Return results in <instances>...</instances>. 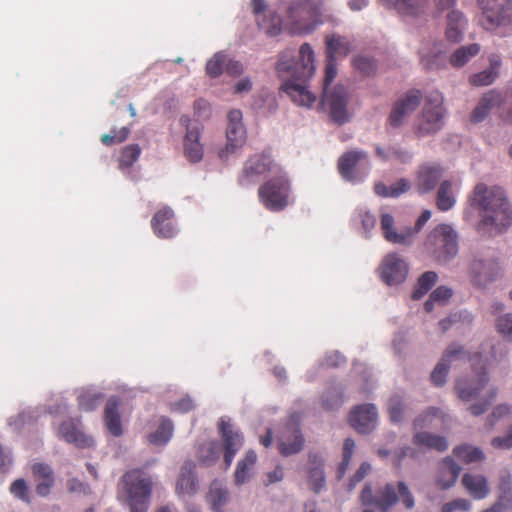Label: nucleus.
<instances>
[{
    "label": "nucleus",
    "mask_w": 512,
    "mask_h": 512,
    "mask_svg": "<svg viewBox=\"0 0 512 512\" xmlns=\"http://www.w3.org/2000/svg\"><path fill=\"white\" fill-rule=\"evenodd\" d=\"M379 2L404 17H418L423 13V0H379Z\"/></svg>",
    "instance_id": "nucleus-29"
},
{
    "label": "nucleus",
    "mask_w": 512,
    "mask_h": 512,
    "mask_svg": "<svg viewBox=\"0 0 512 512\" xmlns=\"http://www.w3.org/2000/svg\"><path fill=\"white\" fill-rule=\"evenodd\" d=\"M343 403V388L340 384L330 385L321 396L322 407L327 410L338 409Z\"/></svg>",
    "instance_id": "nucleus-43"
},
{
    "label": "nucleus",
    "mask_w": 512,
    "mask_h": 512,
    "mask_svg": "<svg viewBox=\"0 0 512 512\" xmlns=\"http://www.w3.org/2000/svg\"><path fill=\"white\" fill-rule=\"evenodd\" d=\"M443 53L444 51L441 49L440 44H435L429 51L422 49L419 52L421 64L428 70L440 69L445 63Z\"/></svg>",
    "instance_id": "nucleus-42"
},
{
    "label": "nucleus",
    "mask_w": 512,
    "mask_h": 512,
    "mask_svg": "<svg viewBox=\"0 0 512 512\" xmlns=\"http://www.w3.org/2000/svg\"><path fill=\"white\" fill-rule=\"evenodd\" d=\"M179 123L185 128L183 150L186 159L191 163L201 161L204 153L203 144L200 142L202 125L186 115L180 117Z\"/></svg>",
    "instance_id": "nucleus-14"
},
{
    "label": "nucleus",
    "mask_w": 512,
    "mask_h": 512,
    "mask_svg": "<svg viewBox=\"0 0 512 512\" xmlns=\"http://www.w3.org/2000/svg\"><path fill=\"white\" fill-rule=\"evenodd\" d=\"M280 172H282L281 168L274 163L273 159L269 155H255L245 163L243 176L241 177L240 182L243 185H248L258 181L261 177L267 176L268 174L276 176Z\"/></svg>",
    "instance_id": "nucleus-15"
},
{
    "label": "nucleus",
    "mask_w": 512,
    "mask_h": 512,
    "mask_svg": "<svg viewBox=\"0 0 512 512\" xmlns=\"http://www.w3.org/2000/svg\"><path fill=\"white\" fill-rule=\"evenodd\" d=\"M260 202L270 211L283 210L289 204L290 184L280 172L258 190Z\"/></svg>",
    "instance_id": "nucleus-9"
},
{
    "label": "nucleus",
    "mask_w": 512,
    "mask_h": 512,
    "mask_svg": "<svg viewBox=\"0 0 512 512\" xmlns=\"http://www.w3.org/2000/svg\"><path fill=\"white\" fill-rule=\"evenodd\" d=\"M505 101V95L495 89L486 92L479 100L478 104L471 113L470 120L473 123H480L484 121L490 112L499 108Z\"/></svg>",
    "instance_id": "nucleus-24"
},
{
    "label": "nucleus",
    "mask_w": 512,
    "mask_h": 512,
    "mask_svg": "<svg viewBox=\"0 0 512 512\" xmlns=\"http://www.w3.org/2000/svg\"><path fill=\"white\" fill-rule=\"evenodd\" d=\"M355 447H356V444L353 439H351V438L345 439V441L343 443L342 461L339 464V467L337 470V477L339 479H341L345 475V473L351 463Z\"/></svg>",
    "instance_id": "nucleus-53"
},
{
    "label": "nucleus",
    "mask_w": 512,
    "mask_h": 512,
    "mask_svg": "<svg viewBox=\"0 0 512 512\" xmlns=\"http://www.w3.org/2000/svg\"><path fill=\"white\" fill-rule=\"evenodd\" d=\"M323 2L294 0L286 8L284 26L293 35H308L323 24Z\"/></svg>",
    "instance_id": "nucleus-4"
},
{
    "label": "nucleus",
    "mask_w": 512,
    "mask_h": 512,
    "mask_svg": "<svg viewBox=\"0 0 512 512\" xmlns=\"http://www.w3.org/2000/svg\"><path fill=\"white\" fill-rule=\"evenodd\" d=\"M79 410L91 412L99 407L104 399V394L94 387H82L76 390Z\"/></svg>",
    "instance_id": "nucleus-32"
},
{
    "label": "nucleus",
    "mask_w": 512,
    "mask_h": 512,
    "mask_svg": "<svg viewBox=\"0 0 512 512\" xmlns=\"http://www.w3.org/2000/svg\"><path fill=\"white\" fill-rule=\"evenodd\" d=\"M141 149L137 144L126 146L121 153L119 159V168L126 173L130 167L136 162L140 156Z\"/></svg>",
    "instance_id": "nucleus-51"
},
{
    "label": "nucleus",
    "mask_w": 512,
    "mask_h": 512,
    "mask_svg": "<svg viewBox=\"0 0 512 512\" xmlns=\"http://www.w3.org/2000/svg\"><path fill=\"white\" fill-rule=\"evenodd\" d=\"M194 470L195 463L191 460L185 461L182 465L181 473L176 484V490L179 495H190L195 493L197 483Z\"/></svg>",
    "instance_id": "nucleus-31"
},
{
    "label": "nucleus",
    "mask_w": 512,
    "mask_h": 512,
    "mask_svg": "<svg viewBox=\"0 0 512 512\" xmlns=\"http://www.w3.org/2000/svg\"><path fill=\"white\" fill-rule=\"evenodd\" d=\"M376 153L384 160H395L402 164H406L412 160V154L409 151L395 145L389 146L387 149L377 147Z\"/></svg>",
    "instance_id": "nucleus-47"
},
{
    "label": "nucleus",
    "mask_w": 512,
    "mask_h": 512,
    "mask_svg": "<svg viewBox=\"0 0 512 512\" xmlns=\"http://www.w3.org/2000/svg\"><path fill=\"white\" fill-rule=\"evenodd\" d=\"M304 470L309 489L316 494L323 492L326 489L324 455L321 452H309Z\"/></svg>",
    "instance_id": "nucleus-17"
},
{
    "label": "nucleus",
    "mask_w": 512,
    "mask_h": 512,
    "mask_svg": "<svg viewBox=\"0 0 512 512\" xmlns=\"http://www.w3.org/2000/svg\"><path fill=\"white\" fill-rule=\"evenodd\" d=\"M32 472L37 479L54 477L53 469L51 466L42 462L34 463L32 466Z\"/></svg>",
    "instance_id": "nucleus-64"
},
{
    "label": "nucleus",
    "mask_w": 512,
    "mask_h": 512,
    "mask_svg": "<svg viewBox=\"0 0 512 512\" xmlns=\"http://www.w3.org/2000/svg\"><path fill=\"white\" fill-rule=\"evenodd\" d=\"M468 359L467 352L462 346L457 344L450 345L444 352L441 360L437 363L430 378L435 386L441 387L446 383L449 368L454 362L464 361Z\"/></svg>",
    "instance_id": "nucleus-18"
},
{
    "label": "nucleus",
    "mask_w": 512,
    "mask_h": 512,
    "mask_svg": "<svg viewBox=\"0 0 512 512\" xmlns=\"http://www.w3.org/2000/svg\"><path fill=\"white\" fill-rule=\"evenodd\" d=\"M421 99L422 94L419 90L413 89L408 91L404 97L394 104L389 116L390 125L393 127L401 126L420 105Z\"/></svg>",
    "instance_id": "nucleus-22"
},
{
    "label": "nucleus",
    "mask_w": 512,
    "mask_h": 512,
    "mask_svg": "<svg viewBox=\"0 0 512 512\" xmlns=\"http://www.w3.org/2000/svg\"><path fill=\"white\" fill-rule=\"evenodd\" d=\"M174 212L169 207H164L155 213L151 220L154 234L160 238H172L177 234L173 225Z\"/></svg>",
    "instance_id": "nucleus-27"
},
{
    "label": "nucleus",
    "mask_w": 512,
    "mask_h": 512,
    "mask_svg": "<svg viewBox=\"0 0 512 512\" xmlns=\"http://www.w3.org/2000/svg\"><path fill=\"white\" fill-rule=\"evenodd\" d=\"M256 461L257 455L255 451L249 450L246 452L245 456L237 463L234 472V483L236 486H241L251 479Z\"/></svg>",
    "instance_id": "nucleus-36"
},
{
    "label": "nucleus",
    "mask_w": 512,
    "mask_h": 512,
    "mask_svg": "<svg viewBox=\"0 0 512 512\" xmlns=\"http://www.w3.org/2000/svg\"><path fill=\"white\" fill-rule=\"evenodd\" d=\"M372 466L369 462H363L354 475L350 478L348 488L353 490L358 483L364 480V478L371 472Z\"/></svg>",
    "instance_id": "nucleus-61"
},
{
    "label": "nucleus",
    "mask_w": 512,
    "mask_h": 512,
    "mask_svg": "<svg viewBox=\"0 0 512 512\" xmlns=\"http://www.w3.org/2000/svg\"><path fill=\"white\" fill-rule=\"evenodd\" d=\"M444 118L443 96L438 91H431L426 96L422 116L417 128L418 134L425 136L438 132L443 127Z\"/></svg>",
    "instance_id": "nucleus-10"
},
{
    "label": "nucleus",
    "mask_w": 512,
    "mask_h": 512,
    "mask_svg": "<svg viewBox=\"0 0 512 512\" xmlns=\"http://www.w3.org/2000/svg\"><path fill=\"white\" fill-rule=\"evenodd\" d=\"M408 274V265L396 253L388 254L380 267V277L389 286L402 283Z\"/></svg>",
    "instance_id": "nucleus-21"
},
{
    "label": "nucleus",
    "mask_w": 512,
    "mask_h": 512,
    "mask_svg": "<svg viewBox=\"0 0 512 512\" xmlns=\"http://www.w3.org/2000/svg\"><path fill=\"white\" fill-rule=\"evenodd\" d=\"M362 165H368L367 154L363 151H349L339 159L338 168L344 180L356 183L360 178L356 176L355 170Z\"/></svg>",
    "instance_id": "nucleus-25"
},
{
    "label": "nucleus",
    "mask_w": 512,
    "mask_h": 512,
    "mask_svg": "<svg viewBox=\"0 0 512 512\" xmlns=\"http://www.w3.org/2000/svg\"><path fill=\"white\" fill-rule=\"evenodd\" d=\"M461 467L451 457H445L438 466L437 485L447 490L453 487L460 475Z\"/></svg>",
    "instance_id": "nucleus-28"
},
{
    "label": "nucleus",
    "mask_w": 512,
    "mask_h": 512,
    "mask_svg": "<svg viewBox=\"0 0 512 512\" xmlns=\"http://www.w3.org/2000/svg\"><path fill=\"white\" fill-rule=\"evenodd\" d=\"M123 497L131 512H147L152 490L151 478L140 469H132L122 477Z\"/></svg>",
    "instance_id": "nucleus-7"
},
{
    "label": "nucleus",
    "mask_w": 512,
    "mask_h": 512,
    "mask_svg": "<svg viewBox=\"0 0 512 512\" xmlns=\"http://www.w3.org/2000/svg\"><path fill=\"white\" fill-rule=\"evenodd\" d=\"M350 52V43L347 38L332 34L326 37V65L325 73L328 80H334L337 75V56H346Z\"/></svg>",
    "instance_id": "nucleus-19"
},
{
    "label": "nucleus",
    "mask_w": 512,
    "mask_h": 512,
    "mask_svg": "<svg viewBox=\"0 0 512 512\" xmlns=\"http://www.w3.org/2000/svg\"><path fill=\"white\" fill-rule=\"evenodd\" d=\"M220 456L218 444L215 442L204 443L199 447L198 460L204 466L213 465Z\"/></svg>",
    "instance_id": "nucleus-49"
},
{
    "label": "nucleus",
    "mask_w": 512,
    "mask_h": 512,
    "mask_svg": "<svg viewBox=\"0 0 512 512\" xmlns=\"http://www.w3.org/2000/svg\"><path fill=\"white\" fill-rule=\"evenodd\" d=\"M207 499L214 512H223L221 508L229 500V491L221 482L214 481L211 483Z\"/></svg>",
    "instance_id": "nucleus-40"
},
{
    "label": "nucleus",
    "mask_w": 512,
    "mask_h": 512,
    "mask_svg": "<svg viewBox=\"0 0 512 512\" xmlns=\"http://www.w3.org/2000/svg\"><path fill=\"white\" fill-rule=\"evenodd\" d=\"M442 177V168L436 164H425L417 172L415 186L420 194L432 191Z\"/></svg>",
    "instance_id": "nucleus-26"
},
{
    "label": "nucleus",
    "mask_w": 512,
    "mask_h": 512,
    "mask_svg": "<svg viewBox=\"0 0 512 512\" xmlns=\"http://www.w3.org/2000/svg\"><path fill=\"white\" fill-rule=\"evenodd\" d=\"M289 431H291V437L287 440H281L279 443L280 452L284 456L297 454L304 446V437L295 424L291 425Z\"/></svg>",
    "instance_id": "nucleus-39"
},
{
    "label": "nucleus",
    "mask_w": 512,
    "mask_h": 512,
    "mask_svg": "<svg viewBox=\"0 0 512 512\" xmlns=\"http://www.w3.org/2000/svg\"><path fill=\"white\" fill-rule=\"evenodd\" d=\"M472 206L481 212L479 230L489 236L497 235L512 223V210L504 190L488 188L480 183L474 188Z\"/></svg>",
    "instance_id": "nucleus-2"
},
{
    "label": "nucleus",
    "mask_w": 512,
    "mask_h": 512,
    "mask_svg": "<svg viewBox=\"0 0 512 512\" xmlns=\"http://www.w3.org/2000/svg\"><path fill=\"white\" fill-rule=\"evenodd\" d=\"M497 77L498 75L496 74V72H492L487 68L482 72L473 74L470 77V82L474 86H487L492 84Z\"/></svg>",
    "instance_id": "nucleus-58"
},
{
    "label": "nucleus",
    "mask_w": 512,
    "mask_h": 512,
    "mask_svg": "<svg viewBox=\"0 0 512 512\" xmlns=\"http://www.w3.org/2000/svg\"><path fill=\"white\" fill-rule=\"evenodd\" d=\"M467 21L464 15L458 10H451L447 14V25L445 35L447 40L451 42H459L463 38Z\"/></svg>",
    "instance_id": "nucleus-33"
},
{
    "label": "nucleus",
    "mask_w": 512,
    "mask_h": 512,
    "mask_svg": "<svg viewBox=\"0 0 512 512\" xmlns=\"http://www.w3.org/2000/svg\"><path fill=\"white\" fill-rule=\"evenodd\" d=\"M173 431L174 426L172 421L162 417L158 428L148 435V440L153 445L164 446L171 440Z\"/></svg>",
    "instance_id": "nucleus-41"
},
{
    "label": "nucleus",
    "mask_w": 512,
    "mask_h": 512,
    "mask_svg": "<svg viewBox=\"0 0 512 512\" xmlns=\"http://www.w3.org/2000/svg\"><path fill=\"white\" fill-rule=\"evenodd\" d=\"M481 46L477 43L458 47L450 55L449 62L454 68H461L466 65L472 58L480 53Z\"/></svg>",
    "instance_id": "nucleus-38"
},
{
    "label": "nucleus",
    "mask_w": 512,
    "mask_h": 512,
    "mask_svg": "<svg viewBox=\"0 0 512 512\" xmlns=\"http://www.w3.org/2000/svg\"><path fill=\"white\" fill-rule=\"evenodd\" d=\"M491 444L493 447L502 450H508L512 448V425L508 428L503 436L493 438Z\"/></svg>",
    "instance_id": "nucleus-63"
},
{
    "label": "nucleus",
    "mask_w": 512,
    "mask_h": 512,
    "mask_svg": "<svg viewBox=\"0 0 512 512\" xmlns=\"http://www.w3.org/2000/svg\"><path fill=\"white\" fill-rule=\"evenodd\" d=\"M406 408L407 404L405 402L404 396L399 393L393 394L387 402V410L391 422L400 423L403 421Z\"/></svg>",
    "instance_id": "nucleus-45"
},
{
    "label": "nucleus",
    "mask_w": 512,
    "mask_h": 512,
    "mask_svg": "<svg viewBox=\"0 0 512 512\" xmlns=\"http://www.w3.org/2000/svg\"><path fill=\"white\" fill-rule=\"evenodd\" d=\"M437 206L441 211H448L455 205V198L452 194L450 181H443L437 192Z\"/></svg>",
    "instance_id": "nucleus-48"
},
{
    "label": "nucleus",
    "mask_w": 512,
    "mask_h": 512,
    "mask_svg": "<svg viewBox=\"0 0 512 512\" xmlns=\"http://www.w3.org/2000/svg\"><path fill=\"white\" fill-rule=\"evenodd\" d=\"M495 503L497 506L504 508V510L510 511L512 509V479L508 473L501 476L499 496Z\"/></svg>",
    "instance_id": "nucleus-46"
},
{
    "label": "nucleus",
    "mask_w": 512,
    "mask_h": 512,
    "mask_svg": "<svg viewBox=\"0 0 512 512\" xmlns=\"http://www.w3.org/2000/svg\"><path fill=\"white\" fill-rule=\"evenodd\" d=\"M351 426L361 434H369L378 425V410L374 404L356 406L349 416Z\"/></svg>",
    "instance_id": "nucleus-20"
},
{
    "label": "nucleus",
    "mask_w": 512,
    "mask_h": 512,
    "mask_svg": "<svg viewBox=\"0 0 512 512\" xmlns=\"http://www.w3.org/2000/svg\"><path fill=\"white\" fill-rule=\"evenodd\" d=\"M425 249L437 262L446 264L458 253L455 231L449 225H438L427 237Z\"/></svg>",
    "instance_id": "nucleus-8"
},
{
    "label": "nucleus",
    "mask_w": 512,
    "mask_h": 512,
    "mask_svg": "<svg viewBox=\"0 0 512 512\" xmlns=\"http://www.w3.org/2000/svg\"><path fill=\"white\" fill-rule=\"evenodd\" d=\"M393 225V217L387 213L383 214L381 217V228L385 239L394 244H409L413 237V231L406 229L405 232L398 233L394 230Z\"/></svg>",
    "instance_id": "nucleus-35"
},
{
    "label": "nucleus",
    "mask_w": 512,
    "mask_h": 512,
    "mask_svg": "<svg viewBox=\"0 0 512 512\" xmlns=\"http://www.w3.org/2000/svg\"><path fill=\"white\" fill-rule=\"evenodd\" d=\"M357 219L361 221L364 234L366 237H369L370 231L375 227L376 225V217L372 215L369 211H367L364 208H359L357 210Z\"/></svg>",
    "instance_id": "nucleus-60"
},
{
    "label": "nucleus",
    "mask_w": 512,
    "mask_h": 512,
    "mask_svg": "<svg viewBox=\"0 0 512 512\" xmlns=\"http://www.w3.org/2000/svg\"><path fill=\"white\" fill-rule=\"evenodd\" d=\"M489 377L485 371L457 379L455 391L464 403H472L467 410L473 416L484 414L497 397V388L489 385Z\"/></svg>",
    "instance_id": "nucleus-3"
},
{
    "label": "nucleus",
    "mask_w": 512,
    "mask_h": 512,
    "mask_svg": "<svg viewBox=\"0 0 512 512\" xmlns=\"http://www.w3.org/2000/svg\"><path fill=\"white\" fill-rule=\"evenodd\" d=\"M57 436L78 448H87L94 444L93 438L81 430L80 421L75 419L63 421L58 428Z\"/></svg>",
    "instance_id": "nucleus-23"
},
{
    "label": "nucleus",
    "mask_w": 512,
    "mask_h": 512,
    "mask_svg": "<svg viewBox=\"0 0 512 512\" xmlns=\"http://www.w3.org/2000/svg\"><path fill=\"white\" fill-rule=\"evenodd\" d=\"M361 503L365 506H374L380 512H387L398 502L407 510L415 507L414 496L404 481L389 482L379 487L373 495L372 486L367 483L360 495Z\"/></svg>",
    "instance_id": "nucleus-5"
},
{
    "label": "nucleus",
    "mask_w": 512,
    "mask_h": 512,
    "mask_svg": "<svg viewBox=\"0 0 512 512\" xmlns=\"http://www.w3.org/2000/svg\"><path fill=\"white\" fill-rule=\"evenodd\" d=\"M469 274L473 285L486 288L501 277L502 269L495 258L477 255L470 263Z\"/></svg>",
    "instance_id": "nucleus-12"
},
{
    "label": "nucleus",
    "mask_w": 512,
    "mask_h": 512,
    "mask_svg": "<svg viewBox=\"0 0 512 512\" xmlns=\"http://www.w3.org/2000/svg\"><path fill=\"white\" fill-rule=\"evenodd\" d=\"M120 400L116 396H111L105 405L104 420L107 430L113 436H120L122 434V425L120 415L118 413Z\"/></svg>",
    "instance_id": "nucleus-30"
},
{
    "label": "nucleus",
    "mask_w": 512,
    "mask_h": 512,
    "mask_svg": "<svg viewBox=\"0 0 512 512\" xmlns=\"http://www.w3.org/2000/svg\"><path fill=\"white\" fill-rule=\"evenodd\" d=\"M452 296V290L446 286L437 287L425 303V310L431 312L435 303L444 304Z\"/></svg>",
    "instance_id": "nucleus-54"
},
{
    "label": "nucleus",
    "mask_w": 512,
    "mask_h": 512,
    "mask_svg": "<svg viewBox=\"0 0 512 512\" xmlns=\"http://www.w3.org/2000/svg\"><path fill=\"white\" fill-rule=\"evenodd\" d=\"M498 333L509 342H512V313H505L496 319Z\"/></svg>",
    "instance_id": "nucleus-56"
},
{
    "label": "nucleus",
    "mask_w": 512,
    "mask_h": 512,
    "mask_svg": "<svg viewBox=\"0 0 512 512\" xmlns=\"http://www.w3.org/2000/svg\"><path fill=\"white\" fill-rule=\"evenodd\" d=\"M38 414L34 410L24 411L15 418L8 420V425L14 430H20L25 423L36 420Z\"/></svg>",
    "instance_id": "nucleus-59"
},
{
    "label": "nucleus",
    "mask_w": 512,
    "mask_h": 512,
    "mask_svg": "<svg viewBox=\"0 0 512 512\" xmlns=\"http://www.w3.org/2000/svg\"><path fill=\"white\" fill-rule=\"evenodd\" d=\"M242 118V112L238 109L229 111L227 115L226 145L219 152V157L222 160L227 159L231 154L235 153L246 141L247 132Z\"/></svg>",
    "instance_id": "nucleus-13"
},
{
    "label": "nucleus",
    "mask_w": 512,
    "mask_h": 512,
    "mask_svg": "<svg viewBox=\"0 0 512 512\" xmlns=\"http://www.w3.org/2000/svg\"><path fill=\"white\" fill-rule=\"evenodd\" d=\"M482 10L481 23L493 30L512 21V0H477Z\"/></svg>",
    "instance_id": "nucleus-11"
},
{
    "label": "nucleus",
    "mask_w": 512,
    "mask_h": 512,
    "mask_svg": "<svg viewBox=\"0 0 512 512\" xmlns=\"http://www.w3.org/2000/svg\"><path fill=\"white\" fill-rule=\"evenodd\" d=\"M10 493L24 503H30L29 487L23 478L16 479L9 487Z\"/></svg>",
    "instance_id": "nucleus-57"
},
{
    "label": "nucleus",
    "mask_w": 512,
    "mask_h": 512,
    "mask_svg": "<svg viewBox=\"0 0 512 512\" xmlns=\"http://www.w3.org/2000/svg\"><path fill=\"white\" fill-rule=\"evenodd\" d=\"M332 82L333 80L327 79V73H325L320 104L334 123L343 125L353 116L352 95L346 86L333 85Z\"/></svg>",
    "instance_id": "nucleus-6"
},
{
    "label": "nucleus",
    "mask_w": 512,
    "mask_h": 512,
    "mask_svg": "<svg viewBox=\"0 0 512 512\" xmlns=\"http://www.w3.org/2000/svg\"><path fill=\"white\" fill-rule=\"evenodd\" d=\"M453 454L465 463L478 462L484 458V454L479 448L466 444L455 447Z\"/></svg>",
    "instance_id": "nucleus-50"
},
{
    "label": "nucleus",
    "mask_w": 512,
    "mask_h": 512,
    "mask_svg": "<svg viewBox=\"0 0 512 512\" xmlns=\"http://www.w3.org/2000/svg\"><path fill=\"white\" fill-rule=\"evenodd\" d=\"M471 508V502L467 499H456L451 502L446 503L443 507L441 512H456V511H463L467 512Z\"/></svg>",
    "instance_id": "nucleus-62"
},
{
    "label": "nucleus",
    "mask_w": 512,
    "mask_h": 512,
    "mask_svg": "<svg viewBox=\"0 0 512 512\" xmlns=\"http://www.w3.org/2000/svg\"><path fill=\"white\" fill-rule=\"evenodd\" d=\"M412 443L418 447L433 449L438 452H444L448 449L449 443L444 436L436 435L430 432H416L413 435Z\"/></svg>",
    "instance_id": "nucleus-37"
},
{
    "label": "nucleus",
    "mask_w": 512,
    "mask_h": 512,
    "mask_svg": "<svg viewBox=\"0 0 512 512\" xmlns=\"http://www.w3.org/2000/svg\"><path fill=\"white\" fill-rule=\"evenodd\" d=\"M284 22L285 18L282 19L277 13H269L268 16H263L262 19L258 17L257 25L268 36L275 37L279 35L282 30H286Z\"/></svg>",
    "instance_id": "nucleus-44"
},
{
    "label": "nucleus",
    "mask_w": 512,
    "mask_h": 512,
    "mask_svg": "<svg viewBox=\"0 0 512 512\" xmlns=\"http://www.w3.org/2000/svg\"><path fill=\"white\" fill-rule=\"evenodd\" d=\"M219 431L223 442L224 463L226 468H229L235 455L243 446V435L238 429L234 428L230 419L224 417L220 419Z\"/></svg>",
    "instance_id": "nucleus-16"
},
{
    "label": "nucleus",
    "mask_w": 512,
    "mask_h": 512,
    "mask_svg": "<svg viewBox=\"0 0 512 512\" xmlns=\"http://www.w3.org/2000/svg\"><path fill=\"white\" fill-rule=\"evenodd\" d=\"M353 66L362 75L370 76L377 70L376 60L369 55L359 54L353 57Z\"/></svg>",
    "instance_id": "nucleus-52"
},
{
    "label": "nucleus",
    "mask_w": 512,
    "mask_h": 512,
    "mask_svg": "<svg viewBox=\"0 0 512 512\" xmlns=\"http://www.w3.org/2000/svg\"><path fill=\"white\" fill-rule=\"evenodd\" d=\"M227 55L224 52H217L206 64V72L210 77L220 76L225 68Z\"/></svg>",
    "instance_id": "nucleus-55"
},
{
    "label": "nucleus",
    "mask_w": 512,
    "mask_h": 512,
    "mask_svg": "<svg viewBox=\"0 0 512 512\" xmlns=\"http://www.w3.org/2000/svg\"><path fill=\"white\" fill-rule=\"evenodd\" d=\"M315 53L309 43H304L299 50L287 48L279 54L275 66L276 73L282 81L280 90L295 104L310 108L317 100L306 82L315 72Z\"/></svg>",
    "instance_id": "nucleus-1"
},
{
    "label": "nucleus",
    "mask_w": 512,
    "mask_h": 512,
    "mask_svg": "<svg viewBox=\"0 0 512 512\" xmlns=\"http://www.w3.org/2000/svg\"><path fill=\"white\" fill-rule=\"evenodd\" d=\"M462 484L468 493L477 500L486 498L490 491L487 479L483 475L465 473L462 477Z\"/></svg>",
    "instance_id": "nucleus-34"
}]
</instances>
